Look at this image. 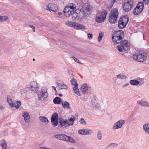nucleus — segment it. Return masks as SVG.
Instances as JSON below:
<instances>
[{"instance_id":"55","label":"nucleus","mask_w":149,"mask_h":149,"mask_svg":"<svg viewBox=\"0 0 149 149\" xmlns=\"http://www.w3.org/2000/svg\"><path fill=\"white\" fill-rule=\"evenodd\" d=\"M52 88H54V90L55 91H56V87H54V86H52Z\"/></svg>"},{"instance_id":"46","label":"nucleus","mask_w":149,"mask_h":149,"mask_svg":"<svg viewBox=\"0 0 149 149\" xmlns=\"http://www.w3.org/2000/svg\"><path fill=\"white\" fill-rule=\"evenodd\" d=\"M74 58V60L76 62H77V63H79L81 64V63L80 62V61H79V60L78 59L76 58Z\"/></svg>"},{"instance_id":"39","label":"nucleus","mask_w":149,"mask_h":149,"mask_svg":"<svg viewBox=\"0 0 149 149\" xmlns=\"http://www.w3.org/2000/svg\"><path fill=\"white\" fill-rule=\"evenodd\" d=\"M97 137L98 139L100 140L102 138V134L100 131H98L97 133Z\"/></svg>"},{"instance_id":"5","label":"nucleus","mask_w":149,"mask_h":149,"mask_svg":"<svg viewBox=\"0 0 149 149\" xmlns=\"http://www.w3.org/2000/svg\"><path fill=\"white\" fill-rule=\"evenodd\" d=\"M118 14V10L116 8H115L111 11L109 19V22L111 23H114L116 22Z\"/></svg>"},{"instance_id":"41","label":"nucleus","mask_w":149,"mask_h":149,"mask_svg":"<svg viewBox=\"0 0 149 149\" xmlns=\"http://www.w3.org/2000/svg\"><path fill=\"white\" fill-rule=\"evenodd\" d=\"M80 122L81 123L84 125H86V122L85 121L84 119L82 118L80 120Z\"/></svg>"},{"instance_id":"10","label":"nucleus","mask_w":149,"mask_h":149,"mask_svg":"<svg viewBox=\"0 0 149 149\" xmlns=\"http://www.w3.org/2000/svg\"><path fill=\"white\" fill-rule=\"evenodd\" d=\"M46 94L47 88L46 87H43L38 94L39 99L42 101L45 100L47 98Z\"/></svg>"},{"instance_id":"12","label":"nucleus","mask_w":149,"mask_h":149,"mask_svg":"<svg viewBox=\"0 0 149 149\" xmlns=\"http://www.w3.org/2000/svg\"><path fill=\"white\" fill-rule=\"evenodd\" d=\"M125 123V121L123 120H120L119 121L115 123L113 127L114 130H116L120 128L123 124Z\"/></svg>"},{"instance_id":"20","label":"nucleus","mask_w":149,"mask_h":149,"mask_svg":"<svg viewBox=\"0 0 149 149\" xmlns=\"http://www.w3.org/2000/svg\"><path fill=\"white\" fill-rule=\"evenodd\" d=\"M119 20L124 22L125 24V25H127L129 21L128 17L127 15H126L122 17H121Z\"/></svg>"},{"instance_id":"14","label":"nucleus","mask_w":149,"mask_h":149,"mask_svg":"<svg viewBox=\"0 0 149 149\" xmlns=\"http://www.w3.org/2000/svg\"><path fill=\"white\" fill-rule=\"evenodd\" d=\"M130 84L133 86H137L138 85H141L144 83V81H140L137 80L132 79L130 81Z\"/></svg>"},{"instance_id":"62","label":"nucleus","mask_w":149,"mask_h":149,"mask_svg":"<svg viewBox=\"0 0 149 149\" xmlns=\"http://www.w3.org/2000/svg\"><path fill=\"white\" fill-rule=\"evenodd\" d=\"M47 122H48V120L47 119Z\"/></svg>"},{"instance_id":"32","label":"nucleus","mask_w":149,"mask_h":149,"mask_svg":"<svg viewBox=\"0 0 149 149\" xmlns=\"http://www.w3.org/2000/svg\"><path fill=\"white\" fill-rule=\"evenodd\" d=\"M117 77L118 79H126L127 78V77L125 75L121 74L118 75L117 76Z\"/></svg>"},{"instance_id":"37","label":"nucleus","mask_w":149,"mask_h":149,"mask_svg":"<svg viewBox=\"0 0 149 149\" xmlns=\"http://www.w3.org/2000/svg\"><path fill=\"white\" fill-rule=\"evenodd\" d=\"M8 18L6 16H0V21L3 22L6 21Z\"/></svg>"},{"instance_id":"58","label":"nucleus","mask_w":149,"mask_h":149,"mask_svg":"<svg viewBox=\"0 0 149 149\" xmlns=\"http://www.w3.org/2000/svg\"><path fill=\"white\" fill-rule=\"evenodd\" d=\"M69 149H75L74 148H72V147H70V148Z\"/></svg>"},{"instance_id":"22","label":"nucleus","mask_w":149,"mask_h":149,"mask_svg":"<svg viewBox=\"0 0 149 149\" xmlns=\"http://www.w3.org/2000/svg\"><path fill=\"white\" fill-rule=\"evenodd\" d=\"M137 103L143 107H149V102L146 101H138Z\"/></svg>"},{"instance_id":"1","label":"nucleus","mask_w":149,"mask_h":149,"mask_svg":"<svg viewBox=\"0 0 149 149\" xmlns=\"http://www.w3.org/2000/svg\"><path fill=\"white\" fill-rule=\"evenodd\" d=\"M124 37V32L120 30L114 31L112 37V40L114 43L116 44L120 43V45L117 46V48L118 51L121 52L127 51L130 49L128 41L126 40H122Z\"/></svg>"},{"instance_id":"16","label":"nucleus","mask_w":149,"mask_h":149,"mask_svg":"<svg viewBox=\"0 0 149 149\" xmlns=\"http://www.w3.org/2000/svg\"><path fill=\"white\" fill-rule=\"evenodd\" d=\"M47 7L49 10H51L53 12L56 11L58 10V8L56 7L55 5L52 3L49 4L47 6Z\"/></svg>"},{"instance_id":"35","label":"nucleus","mask_w":149,"mask_h":149,"mask_svg":"<svg viewBox=\"0 0 149 149\" xmlns=\"http://www.w3.org/2000/svg\"><path fill=\"white\" fill-rule=\"evenodd\" d=\"M7 101L10 107H14L13 102L12 101V99L11 98L8 99V98Z\"/></svg>"},{"instance_id":"26","label":"nucleus","mask_w":149,"mask_h":149,"mask_svg":"<svg viewBox=\"0 0 149 149\" xmlns=\"http://www.w3.org/2000/svg\"><path fill=\"white\" fill-rule=\"evenodd\" d=\"M127 25H125V23L119 20L118 26L119 29H123Z\"/></svg>"},{"instance_id":"47","label":"nucleus","mask_w":149,"mask_h":149,"mask_svg":"<svg viewBox=\"0 0 149 149\" xmlns=\"http://www.w3.org/2000/svg\"><path fill=\"white\" fill-rule=\"evenodd\" d=\"M29 26L31 28L33 31V32H35V27L33 26V25H29Z\"/></svg>"},{"instance_id":"48","label":"nucleus","mask_w":149,"mask_h":149,"mask_svg":"<svg viewBox=\"0 0 149 149\" xmlns=\"http://www.w3.org/2000/svg\"><path fill=\"white\" fill-rule=\"evenodd\" d=\"M116 1V0H113L112 1H111V7L113 6V4Z\"/></svg>"},{"instance_id":"59","label":"nucleus","mask_w":149,"mask_h":149,"mask_svg":"<svg viewBox=\"0 0 149 149\" xmlns=\"http://www.w3.org/2000/svg\"><path fill=\"white\" fill-rule=\"evenodd\" d=\"M43 7L45 9H47V6H44Z\"/></svg>"},{"instance_id":"31","label":"nucleus","mask_w":149,"mask_h":149,"mask_svg":"<svg viewBox=\"0 0 149 149\" xmlns=\"http://www.w3.org/2000/svg\"><path fill=\"white\" fill-rule=\"evenodd\" d=\"M58 114L56 113H54L52 115L51 120H58Z\"/></svg>"},{"instance_id":"23","label":"nucleus","mask_w":149,"mask_h":149,"mask_svg":"<svg viewBox=\"0 0 149 149\" xmlns=\"http://www.w3.org/2000/svg\"><path fill=\"white\" fill-rule=\"evenodd\" d=\"M0 145L2 149H6L7 147V143L4 139H2L0 142Z\"/></svg>"},{"instance_id":"21","label":"nucleus","mask_w":149,"mask_h":149,"mask_svg":"<svg viewBox=\"0 0 149 149\" xmlns=\"http://www.w3.org/2000/svg\"><path fill=\"white\" fill-rule=\"evenodd\" d=\"M77 10H76L75 12L73 11L72 12L71 15H72V19L74 20H76L77 19H78L79 18L78 17V14L77 13Z\"/></svg>"},{"instance_id":"13","label":"nucleus","mask_w":149,"mask_h":149,"mask_svg":"<svg viewBox=\"0 0 149 149\" xmlns=\"http://www.w3.org/2000/svg\"><path fill=\"white\" fill-rule=\"evenodd\" d=\"M78 133L82 135H89L92 133V131L90 130H88L86 129H83L79 130Z\"/></svg>"},{"instance_id":"56","label":"nucleus","mask_w":149,"mask_h":149,"mask_svg":"<svg viewBox=\"0 0 149 149\" xmlns=\"http://www.w3.org/2000/svg\"><path fill=\"white\" fill-rule=\"evenodd\" d=\"M58 15H61L62 14V13H61V12H59L58 13Z\"/></svg>"},{"instance_id":"29","label":"nucleus","mask_w":149,"mask_h":149,"mask_svg":"<svg viewBox=\"0 0 149 149\" xmlns=\"http://www.w3.org/2000/svg\"><path fill=\"white\" fill-rule=\"evenodd\" d=\"M75 22H72L69 21L65 22V24L68 26L74 28Z\"/></svg>"},{"instance_id":"27","label":"nucleus","mask_w":149,"mask_h":149,"mask_svg":"<svg viewBox=\"0 0 149 149\" xmlns=\"http://www.w3.org/2000/svg\"><path fill=\"white\" fill-rule=\"evenodd\" d=\"M73 89L75 93L77 94L80 96H82L81 94L80 93L79 89L78 88V86H75L73 88Z\"/></svg>"},{"instance_id":"60","label":"nucleus","mask_w":149,"mask_h":149,"mask_svg":"<svg viewBox=\"0 0 149 149\" xmlns=\"http://www.w3.org/2000/svg\"><path fill=\"white\" fill-rule=\"evenodd\" d=\"M70 57L74 59V58H75V57H74V56H72V57Z\"/></svg>"},{"instance_id":"52","label":"nucleus","mask_w":149,"mask_h":149,"mask_svg":"<svg viewBox=\"0 0 149 149\" xmlns=\"http://www.w3.org/2000/svg\"><path fill=\"white\" fill-rule=\"evenodd\" d=\"M61 85L62 84H60L58 83H57V86L59 87V88L61 86Z\"/></svg>"},{"instance_id":"45","label":"nucleus","mask_w":149,"mask_h":149,"mask_svg":"<svg viewBox=\"0 0 149 149\" xmlns=\"http://www.w3.org/2000/svg\"><path fill=\"white\" fill-rule=\"evenodd\" d=\"M145 4H147L149 3V0H143Z\"/></svg>"},{"instance_id":"18","label":"nucleus","mask_w":149,"mask_h":149,"mask_svg":"<svg viewBox=\"0 0 149 149\" xmlns=\"http://www.w3.org/2000/svg\"><path fill=\"white\" fill-rule=\"evenodd\" d=\"M74 25V28L75 29H86L85 26L78 23L75 22Z\"/></svg>"},{"instance_id":"3","label":"nucleus","mask_w":149,"mask_h":149,"mask_svg":"<svg viewBox=\"0 0 149 149\" xmlns=\"http://www.w3.org/2000/svg\"><path fill=\"white\" fill-rule=\"evenodd\" d=\"M147 54L145 52H137L133 55V58L137 61L143 62L145 61L147 59Z\"/></svg>"},{"instance_id":"15","label":"nucleus","mask_w":149,"mask_h":149,"mask_svg":"<svg viewBox=\"0 0 149 149\" xmlns=\"http://www.w3.org/2000/svg\"><path fill=\"white\" fill-rule=\"evenodd\" d=\"M72 12L73 10H70L68 5L66 6L63 10V12L65 13V16L66 17H68L71 15V13Z\"/></svg>"},{"instance_id":"38","label":"nucleus","mask_w":149,"mask_h":149,"mask_svg":"<svg viewBox=\"0 0 149 149\" xmlns=\"http://www.w3.org/2000/svg\"><path fill=\"white\" fill-rule=\"evenodd\" d=\"M104 36V33H99V36L98 38V40L99 42H100Z\"/></svg>"},{"instance_id":"49","label":"nucleus","mask_w":149,"mask_h":149,"mask_svg":"<svg viewBox=\"0 0 149 149\" xmlns=\"http://www.w3.org/2000/svg\"><path fill=\"white\" fill-rule=\"evenodd\" d=\"M129 85V83H126V84H124L122 86H123V88H125V87Z\"/></svg>"},{"instance_id":"4","label":"nucleus","mask_w":149,"mask_h":149,"mask_svg":"<svg viewBox=\"0 0 149 149\" xmlns=\"http://www.w3.org/2000/svg\"><path fill=\"white\" fill-rule=\"evenodd\" d=\"M54 136L55 138L60 140L72 143H74L75 142V141L72 137L67 136L64 134L55 135Z\"/></svg>"},{"instance_id":"61","label":"nucleus","mask_w":149,"mask_h":149,"mask_svg":"<svg viewBox=\"0 0 149 149\" xmlns=\"http://www.w3.org/2000/svg\"><path fill=\"white\" fill-rule=\"evenodd\" d=\"M33 61H35V59L34 58H33Z\"/></svg>"},{"instance_id":"36","label":"nucleus","mask_w":149,"mask_h":149,"mask_svg":"<svg viewBox=\"0 0 149 149\" xmlns=\"http://www.w3.org/2000/svg\"><path fill=\"white\" fill-rule=\"evenodd\" d=\"M72 84L74 86H78V85L77 83V80L74 79L73 78L71 80Z\"/></svg>"},{"instance_id":"51","label":"nucleus","mask_w":149,"mask_h":149,"mask_svg":"<svg viewBox=\"0 0 149 149\" xmlns=\"http://www.w3.org/2000/svg\"><path fill=\"white\" fill-rule=\"evenodd\" d=\"M68 73L71 75H73V73L72 71L71 70H69L68 71Z\"/></svg>"},{"instance_id":"2","label":"nucleus","mask_w":149,"mask_h":149,"mask_svg":"<svg viewBox=\"0 0 149 149\" xmlns=\"http://www.w3.org/2000/svg\"><path fill=\"white\" fill-rule=\"evenodd\" d=\"M76 119L75 117L73 118L68 119L59 118V123L61 127L63 128H66L70 125H72L74 124V122Z\"/></svg>"},{"instance_id":"34","label":"nucleus","mask_w":149,"mask_h":149,"mask_svg":"<svg viewBox=\"0 0 149 149\" xmlns=\"http://www.w3.org/2000/svg\"><path fill=\"white\" fill-rule=\"evenodd\" d=\"M39 119L43 123L47 122V118L45 116H40Z\"/></svg>"},{"instance_id":"44","label":"nucleus","mask_w":149,"mask_h":149,"mask_svg":"<svg viewBox=\"0 0 149 149\" xmlns=\"http://www.w3.org/2000/svg\"><path fill=\"white\" fill-rule=\"evenodd\" d=\"M88 37L89 39H92L93 38V35L91 33H88L87 34Z\"/></svg>"},{"instance_id":"8","label":"nucleus","mask_w":149,"mask_h":149,"mask_svg":"<svg viewBox=\"0 0 149 149\" xmlns=\"http://www.w3.org/2000/svg\"><path fill=\"white\" fill-rule=\"evenodd\" d=\"M134 2L132 0H125L123 4V8L125 12L131 10L133 7Z\"/></svg>"},{"instance_id":"25","label":"nucleus","mask_w":149,"mask_h":149,"mask_svg":"<svg viewBox=\"0 0 149 149\" xmlns=\"http://www.w3.org/2000/svg\"><path fill=\"white\" fill-rule=\"evenodd\" d=\"M62 105L64 109H70V104L67 102L65 101L63 102L62 103Z\"/></svg>"},{"instance_id":"53","label":"nucleus","mask_w":149,"mask_h":149,"mask_svg":"<svg viewBox=\"0 0 149 149\" xmlns=\"http://www.w3.org/2000/svg\"><path fill=\"white\" fill-rule=\"evenodd\" d=\"M40 149H47V148L45 147H40Z\"/></svg>"},{"instance_id":"28","label":"nucleus","mask_w":149,"mask_h":149,"mask_svg":"<svg viewBox=\"0 0 149 149\" xmlns=\"http://www.w3.org/2000/svg\"><path fill=\"white\" fill-rule=\"evenodd\" d=\"M61 102V98L58 97H56L53 100V102L55 104H59Z\"/></svg>"},{"instance_id":"50","label":"nucleus","mask_w":149,"mask_h":149,"mask_svg":"<svg viewBox=\"0 0 149 149\" xmlns=\"http://www.w3.org/2000/svg\"><path fill=\"white\" fill-rule=\"evenodd\" d=\"M100 105L99 104L97 103L95 106V108H97L98 109L100 107Z\"/></svg>"},{"instance_id":"7","label":"nucleus","mask_w":149,"mask_h":149,"mask_svg":"<svg viewBox=\"0 0 149 149\" xmlns=\"http://www.w3.org/2000/svg\"><path fill=\"white\" fill-rule=\"evenodd\" d=\"M107 12L106 10H103L99 12L96 17V21L99 23H101L105 19Z\"/></svg>"},{"instance_id":"33","label":"nucleus","mask_w":149,"mask_h":149,"mask_svg":"<svg viewBox=\"0 0 149 149\" xmlns=\"http://www.w3.org/2000/svg\"><path fill=\"white\" fill-rule=\"evenodd\" d=\"M52 125L54 126L55 127L57 126L58 123V120H51Z\"/></svg>"},{"instance_id":"24","label":"nucleus","mask_w":149,"mask_h":149,"mask_svg":"<svg viewBox=\"0 0 149 149\" xmlns=\"http://www.w3.org/2000/svg\"><path fill=\"white\" fill-rule=\"evenodd\" d=\"M14 107H15L16 108L18 109L21 106V103L20 101H14L13 102Z\"/></svg>"},{"instance_id":"30","label":"nucleus","mask_w":149,"mask_h":149,"mask_svg":"<svg viewBox=\"0 0 149 149\" xmlns=\"http://www.w3.org/2000/svg\"><path fill=\"white\" fill-rule=\"evenodd\" d=\"M67 5L71 10H73L74 11L76 9V6L75 5L72 3H70L68 4Z\"/></svg>"},{"instance_id":"54","label":"nucleus","mask_w":149,"mask_h":149,"mask_svg":"<svg viewBox=\"0 0 149 149\" xmlns=\"http://www.w3.org/2000/svg\"><path fill=\"white\" fill-rule=\"evenodd\" d=\"M0 109H1V110H3L4 109V107L2 106H1Z\"/></svg>"},{"instance_id":"40","label":"nucleus","mask_w":149,"mask_h":149,"mask_svg":"<svg viewBox=\"0 0 149 149\" xmlns=\"http://www.w3.org/2000/svg\"><path fill=\"white\" fill-rule=\"evenodd\" d=\"M90 10L91 9L89 6L88 5H87V6H86L85 7V8L84 9L85 10H83V13H84V15H85L86 14H85V11H86V12H89L90 11Z\"/></svg>"},{"instance_id":"19","label":"nucleus","mask_w":149,"mask_h":149,"mask_svg":"<svg viewBox=\"0 0 149 149\" xmlns=\"http://www.w3.org/2000/svg\"><path fill=\"white\" fill-rule=\"evenodd\" d=\"M143 130L146 134H149V124L146 123L143 126Z\"/></svg>"},{"instance_id":"17","label":"nucleus","mask_w":149,"mask_h":149,"mask_svg":"<svg viewBox=\"0 0 149 149\" xmlns=\"http://www.w3.org/2000/svg\"><path fill=\"white\" fill-rule=\"evenodd\" d=\"M22 116L24 117L26 122L28 123L29 122L30 116L28 112L27 111L24 112L22 113Z\"/></svg>"},{"instance_id":"11","label":"nucleus","mask_w":149,"mask_h":149,"mask_svg":"<svg viewBox=\"0 0 149 149\" xmlns=\"http://www.w3.org/2000/svg\"><path fill=\"white\" fill-rule=\"evenodd\" d=\"M91 90V87L86 84H84L82 85L81 87L80 91L83 94L85 93H89Z\"/></svg>"},{"instance_id":"43","label":"nucleus","mask_w":149,"mask_h":149,"mask_svg":"<svg viewBox=\"0 0 149 149\" xmlns=\"http://www.w3.org/2000/svg\"><path fill=\"white\" fill-rule=\"evenodd\" d=\"M118 144L116 143H112L109 145V146H110L112 147H117V146Z\"/></svg>"},{"instance_id":"9","label":"nucleus","mask_w":149,"mask_h":149,"mask_svg":"<svg viewBox=\"0 0 149 149\" xmlns=\"http://www.w3.org/2000/svg\"><path fill=\"white\" fill-rule=\"evenodd\" d=\"M144 8V4L142 2H139L133 10L134 14L137 15L141 13Z\"/></svg>"},{"instance_id":"57","label":"nucleus","mask_w":149,"mask_h":149,"mask_svg":"<svg viewBox=\"0 0 149 149\" xmlns=\"http://www.w3.org/2000/svg\"><path fill=\"white\" fill-rule=\"evenodd\" d=\"M59 95L61 97H62L63 96V95L61 94H59Z\"/></svg>"},{"instance_id":"6","label":"nucleus","mask_w":149,"mask_h":149,"mask_svg":"<svg viewBox=\"0 0 149 149\" xmlns=\"http://www.w3.org/2000/svg\"><path fill=\"white\" fill-rule=\"evenodd\" d=\"M25 89L27 92L31 91V92H37L38 89V83L35 81H32L27 86Z\"/></svg>"},{"instance_id":"42","label":"nucleus","mask_w":149,"mask_h":149,"mask_svg":"<svg viewBox=\"0 0 149 149\" xmlns=\"http://www.w3.org/2000/svg\"><path fill=\"white\" fill-rule=\"evenodd\" d=\"M67 88L68 86L66 85L63 84H62L61 85V86L60 87V88H59V89H67Z\"/></svg>"}]
</instances>
